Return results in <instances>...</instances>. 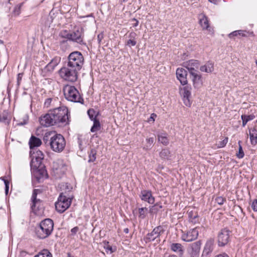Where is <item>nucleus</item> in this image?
Segmentation results:
<instances>
[{
    "mask_svg": "<svg viewBox=\"0 0 257 257\" xmlns=\"http://www.w3.org/2000/svg\"><path fill=\"white\" fill-rule=\"evenodd\" d=\"M238 32H240L239 31H234L232 32H231V33H230L229 35H228V37L230 38H234L235 36H237L238 35V33H239Z\"/></svg>",
    "mask_w": 257,
    "mask_h": 257,
    "instance_id": "nucleus-52",
    "label": "nucleus"
},
{
    "mask_svg": "<svg viewBox=\"0 0 257 257\" xmlns=\"http://www.w3.org/2000/svg\"><path fill=\"white\" fill-rule=\"evenodd\" d=\"M251 207L254 211H257V199H254L252 201Z\"/></svg>",
    "mask_w": 257,
    "mask_h": 257,
    "instance_id": "nucleus-50",
    "label": "nucleus"
},
{
    "mask_svg": "<svg viewBox=\"0 0 257 257\" xmlns=\"http://www.w3.org/2000/svg\"><path fill=\"white\" fill-rule=\"evenodd\" d=\"M55 69L50 64L48 63L45 67V69L48 72H52Z\"/></svg>",
    "mask_w": 257,
    "mask_h": 257,
    "instance_id": "nucleus-51",
    "label": "nucleus"
},
{
    "mask_svg": "<svg viewBox=\"0 0 257 257\" xmlns=\"http://www.w3.org/2000/svg\"><path fill=\"white\" fill-rule=\"evenodd\" d=\"M54 229V222L50 218H46L42 220L35 227V233L36 237L44 239L49 237Z\"/></svg>",
    "mask_w": 257,
    "mask_h": 257,
    "instance_id": "nucleus-1",
    "label": "nucleus"
},
{
    "mask_svg": "<svg viewBox=\"0 0 257 257\" xmlns=\"http://www.w3.org/2000/svg\"><path fill=\"white\" fill-rule=\"evenodd\" d=\"M199 24L203 29H207L209 25L207 17L203 14L199 15Z\"/></svg>",
    "mask_w": 257,
    "mask_h": 257,
    "instance_id": "nucleus-27",
    "label": "nucleus"
},
{
    "mask_svg": "<svg viewBox=\"0 0 257 257\" xmlns=\"http://www.w3.org/2000/svg\"><path fill=\"white\" fill-rule=\"evenodd\" d=\"M238 145H239V149H238V152L237 153H236V157L239 159L243 158L244 156V154L243 152V151L242 150V148L240 145L241 141H238Z\"/></svg>",
    "mask_w": 257,
    "mask_h": 257,
    "instance_id": "nucleus-40",
    "label": "nucleus"
},
{
    "mask_svg": "<svg viewBox=\"0 0 257 257\" xmlns=\"http://www.w3.org/2000/svg\"><path fill=\"white\" fill-rule=\"evenodd\" d=\"M73 197L72 195H65L64 193H61L55 203L56 210L59 213L64 212L70 206Z\"/></svg>",
    "mask_w": 257,
    "mask_h": 257,
    "instance_id": "nucleus-6",
    "label": "nucleus"
},
{
    "mask_svg": "<svg viewBox=\"0 0 257 257\" xmlns=\"http://www.w3.org/2000/svg\"><path fill=\"white\" fill-rule=\"evenodd\" d=\"M49 144L54 152L60 153L64 149L66 142L64 138L60 134H55L51 137Z\"/></svg>",
    "mask_w": 257,
    "mask_h": 257,
    "instance_id": "nucleus-7",
    "label": "nucleus"
},
{
    "mask_svg": "<svg viewBox=\"0 0 257 257\" xmlns=\"http://www.w3.org/2000/svg\"><path fill=\"white\" fill-rule=\"evenodd\" d=\"M61 61V58L59 57H55L53 58L51 61L49 63L53 67L55 68L58 64L60 63Z\"/></svg>",
    "mask_w": 257,
    "mask_h": 257,
    "instance_id": "nucleus-41",
    "label": "nucleus"
},
{
    "mask_svg": "<svg viewBox=\"0 0 257 257\" xmlns=\"http://www.w3.org/2000/svg\"><path fill=\"white\" fill-rule=\"evenodd\" d=\"M60 103L58 98H48L45 99L44 106L49 108L48 112H55L56 110L58 112H69L68 108Z\"/></svg>",
    "mask_w": 257,
    "mask_h": 257,
    "instance_id": "nucleus-3",
    "label": "nucleus"
},
{
    "mask_svg": "<svg viewBox=\"0 0 257 257\" xmlns=\"http://www.w3.org/2000/svg\"><path fill=\"white\" fill-rule=\"evenodd\" d=\"M191 78L195 88H199L202 85V80L201 75L199 74L198 71L191 72L190 73Z\"/></svg>",
    "mask_w": 257,
    "mask_h": 257,
    "instance_id": "nucleus-21",
    "label": "nucleus"
},
{
    "mask_svg": "<svg viewBox=\"0 0 257 257\" xmlns=\"http://www.w3.org/2000/svg\"><path fill=\"white\" fill-rule=\"evenodd\" d=\"M138 211L139 214V217L141 219H144L148 214V209L147 207H142L139 208Z\"/></svg>",
    "mask_w": 257,
    "mask_h": 257,
    "instance_id": "nucleus-36",
    "label": "nucleus"
},
{
    "mask_svg": "<svg viewBox=\"0 0 257 257\" xmlns=\"http://www.w3.org/2000/svg\"><path fill=\"white\" fill-rule=\"evenodd\" d=\"M58 113H45V114L39 118L41 125L44 126H49L57 123V114Z\"/></svg>",
    "mask_w": 257,
    "mask_h": 257,
    "instance_id": "nucleus-9",
    "label": "nucleus"
},
{
    "mask_svg": "<svg viewBox=\"0 0 257 257\" xmlns=\"http://www.w3.org/2000/svg\"><path fill=\"white\" fill-rule=\"evenodd\" d=\"M162 205L160 203H157L154 206H152L150 209L151 212H157L159 211L162 208Z\"/></svg>",
    "mask_w": 257,
    "mask_h": 257,
    "instance_id": "nucleus-39",
    "label": "nucleus"
},
{
    "mask_svg": "<svg viewBox=\"0 0 257 257\" xmlns=\"http://www.w3.org/2000/svg\"><path fill=\"white\" fill-rule=\"evenodd\" d=\"M200 70L203 72L210 73L214 70V63L211 61H208L200 67Z\"/></svg>",
    "mask_w": 257,
    "mask_h": 257,
    "instance_id": "nucleus-25",
    "label": "nucleus"
},
{
    "mask_svg": "<svg viewBox=\"0 0 257 257\" xmlns=\"http://www.w3.org/2000/svg\"><path fill=\"white\" fill-rule=\"evenodd\" d=\"M78 145H79V148L80 149H81V146H82V140L80 138V136H79L78 137Z\"/></svg>",
    "mask_w": 257,
    "mask_h": 257,
    "instance_id": "nucleus-59",
    "label": "nucleus"
},
{
    "mask_svg": "<svg viewBox=\"0 0 257 257\" xmlns=\"http://www.w3.org/2000/svg\"><path fill=\"white\" fill-rule=\"evenodd\" d=\"M32 151H30L31 157L32 158L30 163L31 167L32 169H38L41 167L44 155L43 152L40 150H37L36 152H34L33 153H32Z\"/></svg>",
    "mask_w": 257,
    "mask_h": 257,
    "instance_id": "nucleus-8",
    "label": "nucleus"
},
{
    "mask_svg": "<svg viewBox=\"0 0 257 257\" xmlns=\"http://www.w3.org/2000/svg\"><path fill=\"white\" fill-rule=\"evenodd\" d=\"M249 138L251 144L255 145L256 144V140L257 139V130L255 128H250L249 130Z\"/></svg>",
    "mask_w": 257,
    "mask_h": 257,
    "instance_id": "nucleus-28",
    "label": "nucleus"
},
{
    "mask_svg": "<svg viewBox=\"0 0 257 257\" xmlns=\"http://www.w3.org/2000/svg\"><path fill=\"white\" fill-rule=\"evenodd\" d=\"M136 36H137L136 33L133 32L130 33L128 37L130 38V39L135 40Z\"/></svg>",
    "mask_w": 257,
    "mask_h": 257,
    "instance_id": "nucleus-55",
    "label": "nucleus"
},
{
    "mask_svg": "<svg viewBox=\"0 0 257 257\" xmlns=\"http://www.w3.org/2000/svg\"><path fill=\"white\" fill-rule=\"evenodd\" d=\"M79 227L78 226H75L72 228L70 230L71 233L69 235L70 237H73L79 231Z\"/></svg>",
    "mask_w": 257,
    "mask_h": 257,
    "instance_id": "nucleus-45",
    "label": "nucleus"
},
{
    "mask_svg": "<svg viewBox=\"0 0 257 257\" xmlns=\"http://www.w3.org/2000/svg\"><path fill=\"white\" fill-rule=\"evenodd\" d=\"M132 21H134L135 22V23L134 24H133V27H136L138 26L139 25V21L135 18H134L132 19Z\"/></svg>",
    "mask_w": 257,
    "mask_h": 257,
    "instance_id": "nucleus-61",
    "label": "nucleus"
},
{
    "mask_svg": "<svg viewBox=\"0 0 257 257\" xmlns=\"http://www.w3.org/2000/svg\"><path fill=\"white\" fill-rule=\"evenodd\" d=\"M191 87L187 85L180 88V94L182 96L184 103L186 106H189L191 105Z\"/></svg>",
    "mask_w": 257,
    "mask_h": 257,
    "instance_id": "nucleus-16",
    "label": "nucleus"
},
{
    "mask_svg": "<svg viewBox=\"0 0 257 257\" xmlns=\"http://www.w3.org/2000/svg\"><path fill=\"white\" fill-rule=\"evenodd\" d=\"M188 214L189 220L191 219H197L198 217L197 212H194L193 211L188 212Z\"/></svg>",
    "mask_w": 257,
    "mask_h": 257,
    "instance_id": "nucleus-44",
    "label": "nucleus"
},
{
    "mask_svg": "<svg viewBox=\"0 0 257 257\" xmlns=\"http://www.w3.org/2000/svg\"><path fill=\"white\" fill-rule=\"evenodd\" d=\"M214 240L212 238L207 240L203 250L202 257H208L214 249Z\"/></svg>",
    "mask_w": 257,
    "mask_h": 257,
    "instance_id": "nucleus-19",
    "label": "nucleus"
},
{
    "mask_svg": "<svg viewBox=\"0 0 257 257\" xmlns=\"http://www.w3.org/2000/svg\"><path fill=\"white\" fill-rule=\"evenodd\" d=\"M240 32H238L239 33H238V35L241 36L242 37H246L247 35L245 34V33L246 32L245 31L243 30H239Z\"/></svg>",
    "mask_w": 257,
    "mask_h": 257,
    "instance_id": "nucleus-56",
    "label": "nucleus"
},
{
    "mask_svg": "<svg viewBox=\"0 0 257 257\" xmlns=\"http://www.w3.org/2000/svg\"><path fill=\"white\" fill-rule=\"evenodd\" d=\"M3 180L4 181L5 187H6L7 186H9V184H10L9 183V181L8 180H6V179H3Z\"/></svg>",
    "mask_w": 257,
    "mask_h": 257,
    "instance_id": "nucleus-64",
    "label": "nucleus"
},
{
    "mask_svg": "<svg viewBox=\"0 0 257 257\" xmlns=\"http://www.w3.org/2000/svg\"><path fill=\"white\" fill-rule=\"evenodd\" d=\"M102 37H103L102 35H101V34L98 35L97 39H98L99 43H100L101 42Z\"/></svg>",
    "mask_w": 257,
    "mask_h": 257,
    "instance_id": "nucleus-63",
    "label": "nucleus"
},
{
    "mask_svg": "<svg viewBox=\"0 0 257 257\" xmlns=\"http://www.w3.org/2000/svg\"><path fill=\"white\" fill-rule=\"evenodd\" d=\"M78 71L75 68L70 67L66 64L59 70V74L62 79L73 82L77 79Z\"/></svg>",
    "mask_w": 257,
    "mask_h": 257,
    "instance_id": "nucleus-2",
    "label": "nucleus"
},
{
    "mask_svg": "<svg viewBox=\"0 0 257 257\" xmlns=\"http://www.w3.org/2000/svg\"><path fill=\"white\" fill-rule=\"evenodd\" d=\"M23 3H20L17 5H16L13 10V13L15 16H18L21 13V7L23 5Z\"/></svg>",
    "mask_w": 257,
    "mask_h": 257,
    "instance_id": "nucleus-42",
    "label": "nucleus"
},
{
    "mask_svg": "<svg viewBox=\"0 0 257 257\" xmlns=\"http://www.w3.org/2000/svg\"><path fill=\"white\" fill-rule=\"evenodd\" d=\"M171 249L173 251L178 253L180 257H182L184 252V249L181 244L179 243H173L171 245Z\"/></svg>",
    "mask_w": 257,
    "mask_h": 257,
    "instance_id": "nucleus-23",
    "label": "nucleus"
},
{
    "mask_svg": "<svg viewBox=\"0 0 257 257\" xmlns=\"http://www.w3.org/2000/svg\"><path fill=\"white\" fill-rule=\"evenodd\" d=\"M44 167V166L42 164L41 165V167L35 169L38 170V172L40 174L41 177H45L47 178L48 177V175L46 170L45 169H43Z\"/></svg>",
    "mask_w": 257,
    "mask_h": 257,
    "instance_id": "nucleus-38",
    "label": "nucleus"
},
{
    "mask_svg": "<svg viewBox=\"0 0 257 257\" xmlns=\"http://www.w3.org/2000/svg\"><path fill=\"white\" fill-rule=\"evenodd\" d=\"M137 41L134 39H129L127 40L126 45L129 47L134 46L136 45Z\"/></svg>",
    "mask_w": 257,
    "mask_h": 257,
    "instance_id": "nucleus-47",
    "label": "nucleus"
},
{
    "mask_svg": "<svg viewBox=\"0 0 257 257\" xmlns=\"http://www.w3.org/2000/svg\"><path fill=\"white\" fill-rule=\"evenodd\" d=\"M156 116H157V115L156 114V113H152L151 116L148 119V121L149 122H154L155 121V119L156 117Z\"/></svg>",
    "mask_w": 257,
    "mask_h": 257,
    "instance_id": "nucleus-54",
    "label": "nucleus"
},
{
    "mask_svg": "<svg viewBox=\"0 0 257 257\" xmlns=\"http://www.w3.org/2000/svg\"><path fill=\"white\" fill-rule=\"evenodd\" d=\"M11 117L9 113H0V122H5L9 124L11 121Z\"/></svg>",
    "mask_w": 257,
    "mask_h": 257,
    "instance_id": "nucleus-34",
    "label": "nucleus"
},
{
    "mask_svg": "<svg viewBox=\"0 0 257 257\" xmlns=\"http://www.w3.org/2000/svg\"><path fill=\"white\" fill-rule=\"evenodd\" d=\"M106 250V252H108V251H110V253L113 252L115 251V249H113L111 246L107 245L106 246L104 247Z\"/></svg>",
    "mask_w": 257,
    "mask_h": 257,
    "instance_id": "nucleus-53",
    "label": "nucleus"
},
{
    "mask_svg": "<svg viewBox=\"0 0 257 257\" xmlns=\"http://www.w3.org/2000/svg\"><path fill=\"white\" fill-rule=\"evenodd\" d=\"M84 60V57L81 52L74 51L68 56L67 64L70 67L75 68L79 71L83 65Z\"/></svg>",
    "mask_w": 257,
    "mask_h": 257,
    "instance_id": "nucleus-5",
    "label": "nucleus"
},
{
    "mask_svg": "<svg viewBox=\"0 0 257 257\" xmlns=\"http://www.w3.org/2000/svg\"><path fill=\"white\" fill-rule=\"evenodd\" d=\"M83 31L82 28H78L71 33V40L80 45L84 44L83 42Z\"/></svg>",
    "mask_w": 257,
    "mask_h": 257,
    "instance_id": "nucleus-17",
    "label": "nucleus"
},
{
    "mask_svg": "<svg viewBox=\"0 0 257 257\" xmlns=\"http://www.w3.org/2000/svg\"><path fill=\"white\" fill-rule=\"evenodd\" d=\"M254 117L255 116L252 114H250V115L242 114L241 116V119L242 120V126H244L248 121H249L251 120H252L254 118Z\"/></svg>",
    "mask_w": 257,
    "mask_h": 257,
    "instance_id": "nucleus-32",
    "label": "nucleus"
},
{
    "mask_svg": "<svg viewBox=\"0 0 257 257\" xmlns=\"http://www.w3.org/2000/svg\"><path fill=\"white\" fill-rule=\"evenodd\" d=\"M164 231L163 227L162 226L156 227L151 232L148 233L145 237L144 239L146 242L152 241L157 239L164 233Z\"/></svg>",
    "mask_w": 257,
    "mask_h": 257,
    "instance_id": "nucleus-11",
    "label": "nucleus"
},
{
    "mask_svg": "<svg viewBox=\"0 0 257 257\" xmlns=\"http://www.w3.org/2000/svg\"><path fill=\"white\" fill-rule=\"evenodd\" d=\"M228 142V138L226 137L223 140L220 142L218 145L219 148H223L226 146V144Z\"/></svg>",
    "mask_w": 257,
    "mask_h": 257,
    "instance_id": "nucleus-48",
    "label": "nucleus"
},
{
    "mask_svg": "<svg viewBox=\"0 0 257 257\" xmlns=\"http://www.w3.org/2000/svg\"><path fill=\"white\" fill-rule=\"evenodd\" d=\"M69 114V113H64V115L61 119V122H65V118L68 119V114Z\"/></svg>",
    "mask_w": 257,
    "mask_h": 257,
    "instance_id": "nucleus-57",
    "label": "nucleus"
},
{
    "mask_svg": "<svg viewBox=\"0 0 257 257\" xmlns=\"http://www.w3.org/2000/svg\"><path fill=\"white\" fill-rule=\"evenodd\" d=\"M65 98L73 102L82 103L83 101L79 91L74 86L66 85L63 88Z\"/></svg>",
    "mask_w": 257,
    "mask_h": 257,
    "instance_id": "nucleus-4",
    "label": "nucleus"
},
{
    "mask_svg": "<svg viewBox=\"0 0 257 257\" xmlns=\"http://www.w3.org/2000/svg\"><path fill=\"white\" fill-rule=\"evenodd\" d=\"M59 36L62 38L66 39L67 40L66 41L71 40V33L67 30H63L61 31L59 34Z\"/></svg>",
    "mask_w": 257,
    "mask_h": 257,
    "instance_id": "nucleus-33",
    "label": "nucleus"
},
{
    "mask_svg": "<svg viewBox=\"0 0 257 257\" xmlns=\"http://www.w3.org/2000/svg\"><path fill=\"white\" fill-rule=\"evenodd\" d=\"M22 76H23V74H22V73H19L18 74V77H17V80H18V84H19L20 82L21 81L22 78Z\"/></svg>",
    "mask_w": 257,
    "mask_h": 257,
    "instance_id": "nucleus-60",
    "label": "nucleus"
},
{
    "mask_svg": "<svg viewBox=\"0 0 257 257\" xmlns=\"http://www.w3.org/2000/svg\"><path fill=\"white\" fill-rule=\"evenodd\" d=\"M154 141L155 139L153 137L146 139V145L143 147V150L146 151L150 150L152 148V145L154 143Z\"/></svg>",
    "mask_w": 257,
    "mask_h": 257,
    "instance_id": "nucleus-31",
    "label": "nucleus"
},
{
    "mask_svg": "<svg viewBox=\"0 0 257 257\" xmlns=\"http://www.w3.org/2000/svg\"><path fill=\"white\" fill-rule=\"evenodd\" d=\"M139 196L143 201L146 202L150 204H153L155 203V198L153 195L152 191L150 190H141Z\"/></svg>",
    "mask_w": 257,
    "mask_h": 257,
    "instance_id": "nucleus-13",
    "label": "nucleus"
},
{
    "mask_svg": "<svg viewBox=\"0 0 257 257\" xmlns=\"http://www.w3.org/2000/svg\"><path fill=\"white\" fill-rule=\"evenodd\" d=\"M190 221L194 224H196L199 222L198 217L197 219H191Z\"/></svg>",
    "mask_w": 257,
    "mask_h": 257,
    "instance_id": "nucleus-62",
    "label": "nucleus"
},
{
    "mask_svg": "<svg viewBox=\"0 0 257 257\" xmlns=\"http://www.w3.org/2000/svg\"><path fill=\"white\" fill-rule=\"evenodd\" d=\"M63 186L64 187V190H65V193H64L65 194L67 193V192H69L71 191V190L73 188L72 186H71L68 183H65V184Z\"/></svg>",
    "mask_w": 257,
    "mask_h": 257,
    "instance_id": "nucleus-46",
    "label": "nucleus"
},
{
    "mask_svg": "<svg viewBox=\"0 0 257 257\" xmlns=\"http://www.w3.org/2000/svg\"><path fill=\"white\" fill-rule=\"evenodd\" d=\"M41 193V191L39 189H34L33 194L31 198L32 201V204L31 205L32 209L33 211L37 210H40L41 209V205L42 201L40 199L37 198L38 193Z\"/></svg>",
    "mask_w": 257,
    "mask_h": 257,
    "instance_id": "nucleus-18",
    "label": "nucleus"
},
{
    "mask_svg": "<svg viewBox=\"0 0 257 257\" xmlns=\"http://www.w3.org/2000/svg\"><path fill=\"white\" fill-rule=\"evenodd\" d=\"M29 144L30 149L33 150L35 148L40 146L42 144V141L39 138L32 136L29 140Z\"/></svg>",
    "mask_w": 257,
    "mask_h": 257,
    "instance_id": "nucleus-26",
    "label": "nucleus"
},
{
    "mask_svg": "<svg viewBox=\"0 0 257 257\" xmlns=\"http://www.w3.org/2000/svg\"><path fill=\"white\" fill-rule=\"evenodd\" d=\"M199 66V62L197 60H190L184 63V66L188 69L189 73L197 71L196 69L198 68Z\"/></svg>",
    "mask_w": 257,
    "mask_h": 257,
    "instance_id": "nucleus-22",
    "label": "nucleus"
},
{
    "mask_svg": "<svg viewBox=\"0 0 257 257\" xmlns=\"http://www.w3.org/2000/svg\"><path fill=\"white\" fill-rule=\"evenodd\" d=\"M215 257H229V256L226 253L223 252L216 255Z\"/></svg>",
    "mask_w": 257,
    "mask_h": 257,
    "instance_id": "nucleus-58",
    "label": "nucleus"
},
{
    "mask_svg": "<svg viewBox=\"0 0 257 257\" xmlns=\"http://www.w3.org/2000/svg\"><path fill=\"white\" fill-rule=\"evenodd\" d=\"M201 242L197 241L190 244L187 248L188 257H199Z\"/></svg>",
    "mask_w": 257,
    "mask_h": 257,
    "instance_id": "nucleus-14",
    "label": "nucleus"
},
{
    "mask_svg": "<svg viewBox=\"0 0 257 257\" xmlns=\"http://www.w3.org/2000/svg\"><path fill=\"white\" fill-rule=\"evenodd\" d=\"M34 257H52V255L48 249H44Z\"/></svg>",
    "mask_w": 257,
    "mask_h": 257,
    "instance_id": "nucleus-35",
    "label": "nucleus"
},
{
    "mask_svg": "<svg viewBox=\"0 0 257 257\" xmlns=\"http://www.w3.org/2000/svg\"><path fill=\"white\" fill-rule=\"evenodd\" d=\"M170 152L168 149H164L160 153V156L163 159H168L170 157Z\"/></svg>",
    "mask_w": 257,
    "mask_h": 257,
    "instance_id": "nucleus-37",
    "label": "nucleus"
},
{
    "mask_svg": "<svg viewBox=\"0 0 257 257\" xmlns=\"http://www.w3.org/2000/svg\"><path fill=\"white\" fill-rule=\"evenodd\" d=\"M187 72L185 69L178 68L176 70L177 78L182 85L187 84Z\"/></svg>",
    "mask_w": 257,
    "mask_h": 257,
    "instance_id": "nucleus-20",
    "label": "nucleus"
},
{
    "mask_svg": "<svg viewBox=\"0 0 257 257\" xmlns=\"http://www.w3.org/2000/svg\"><path fill=\"white\" fill-rule=\"evenodd\" d=\"M231 231L227 228L221 229L218 234L217 242L219 246H224L229 241Z\"/></svg>",
    "mask_w": 257,
    "mask_h": 257,
    "instance_id": "nucleus-10",
    "label": "nucleus"
},
{
    "mask_svg": "<svg viewBox=\"0 0 257 257\" xmlns=\"http://www.w3.org/2000/svg\"><path fill=\"white\" fill-rule=\"evenodd\" d=\"M88 153L89 157L88 162L89 163L94 162L96 160V156L97 153L96 150L95 149H91Z\"/></svg>",
    "mask_w": 257,
    "mask_h": 257,
    "instance_id": "nucleus-30",
    "label": "nucleus"
},
{
    "mask_svg": "<svg viewBox=\"0 0 257 257\" xmlns=\"http://www.w3.org/2000/svg\"><path fill=\"white\" fill-rule=\"evenodd\" d=\"M158 142L165 146H167L169 143L168 135L165 132H159L157 134Z\"/></svg>",
    "mask_w": 257,
    "mask_h": 257,
    "instance_id": "nucleus-24",
    "label": "nucleus"
},
{
    "mask_svg": "<svg viewBox=\"0 0 257 257\" xmlns=\"http://www.w3.org/2000/svg\"><path fill=\"white\" fill-rule=\"evenodd\" d=\"M21 116L18 117L17 124L18 125H23L28 123L29 120V116L27 113H22Z\"/></svg>",
    "mask_w": 257,
    "mask_h": 257,
    "instance_id": "nucleus-29",
    "label": "nucleus"
},
{
    "mask_svg": "<svg viewBox=\"0 0 257 257\" xmlns=\"http://www.w3.org/2000/svg\"><path fill=\"white\" fill-rule=\"evenodd\" d=\"M89 119L93 121V125L90 128V132L95 133L101 128L100 114L101 113H87Z\"/></svg>",
    "mask_w": 257,
    "mask_h": 257,
    "instance_id": "nucleus-12",
    "label": "nucleus"
},
{
    "mask_svg": "<svg viewBox=\"0 0 257 257\" xmlns=\"http://www.w3.org/2000/svg\"><path fill=\"white\" fill-rule=\"evenodd\" d=\"M215 201L218 204L222 205L226 201V198L222 196H218L215 199Z\"/></svg>",
    "mask_w": 257,
    "mask_h": 257,
    "instance_id": "nucleus-43",
    "label": "nucleus"
},
{
    "mask_svg": "<svg viewBox=\"0 0 257 257\" xmlns=\"http://www.w3.org/2000/svg\"><path fill=\"white\" fill-rule=\"evenodd\" d=\"M51 133H45V136L43 138V141L44 142L47 144V143L49 144L50 140H49V136H50Z\"/></svg>",
    "mask_w": 257,
    "mask_h": 257,
    "instance_id": "nucleus-49",
    "label": "nucleus"
},
{
    "mask_svg": "<svg viewBox=\"0 0 257 257\" xmlns=\"http://www.w3.org/2000/svg\"><path fill=\"white\" fill-rule=\"evenodd\" d=\"M198 236V228L190 229L187 232H183L181 238L183 240L186 242L192 241L195 240Z\"/></svg>",
    "mask_w": 257,
    "mask_h": 257,
    "instance_id": "nucleus-15",
    "label": "nucleus"
}]
</instances>
